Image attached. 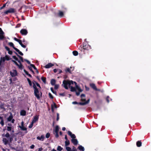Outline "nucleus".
<instances>
[{
  "mask_svg": "<svg viewBox=\"0 0 151 151\" xmlns=\"http://www.w3.org/2000/svg\"><path fill=\"white\" fill-rule=\"evenodd\" d=\"M75 83L76 86V90H77L78 91L81 92L82 90L77 85V83L75 82H73L72 81H66L64 80L63 81V85L64 87L66 89H68V86L69 87L70 86V85L72 84H73Z\"/></svg>",
  "mask_w": 151,
  "mask_h": 151,
  "instance_id": "obj_1",
  "label": "nucleus"
},
{
  "mask_svg": "<svg viewBox=\"0 0 151 151\" xmlns=\"http://www.w3.org/2000/svg\"><path fill=\"white\" fill-rule=\"evenodd\" d=\"M103 91H104L103 89L100 88H98L95 85V95H96L98 98V100H96V101H95V103L98 106V108H99V106L101 105L102 102V101L99 98V95L100 93H103Z\"/></svg>",
  "mask_w": 151,
  "mask_h": 151,
  "instance_id": "obj_2",
  "label": "nucleus"
},
{
  "mask_svg": "<svg viewBox=\"0 0 151 151\" xmlns=\"http://www.w3.org/2000/svg\"><path fill=\"white\" fill-rule=\"evenodd\" d=\"M91 48V46L89 45L87 42H85L83 43V47L80 48L81 51L84 54L86 52V51L89 50Z\"/></svg>",
  "mask_w": 151,
  "mask_h": 151,
  "instance_id": "obj_3",
  "label": "nucleus"
},
{
  "mask_svg": "<svg viewBox=\"0 0 151 151\" xmlns=\"http://www.w3.org/2000/svg\"><path fill=\"white\" fill-rule=\"evenodd\" d=\"M33 87L35 89L34 90V93L35 96L38 99L40 98V93L38 89L36 87L35 85L33 86Z\"/></svg>",
  "mask_w": 151,
  "mask_h": 151,
  "instance_id": "obj_4",
  "label": "nucleus"
},
{
  "mask_svg": "<svg viewBox=\"0 0 151 151\" xmlns=\"http://www.w3.org/2000/svg\"><path fill=\"white\" fill-rule=\"evenodd\" d=\"M24 122L23 121H22L21 123V125L19 126V127L22 130L25 131H26L25 132V133L26 134L27 133V129L24 127Z\"/></svg>",
  "mask_w": 151,
  "mask_h": 151,
  "instance_id": "obj_5",
  "label": "nucleus"
},
{
  "mask_svg": "<svg viewBox=\"0 0 151 151\" xmlns=\"http://www.w3.org/2000/svg\"><path fill=\"white\" fill-rule=\"evenodd\" d=\"M11 75L12 77H14L17 75V72L16 70H13L10 72Z\"/></svg>",
  "mask_w": 151,
  "mask_h": 151,
  "instance_id": "obj_6",
  "label": "nucleus"
},
{
  "mask_svg": "<svg viewBox=\"0 0 151 151\" xmlns=\"http://www.w3.org/2000/svg\"><path fill=\"white\" fill-rule=\"evenodd\" d=\"M12 61L20 69H22V65L21 62H20V64L19 65L17 63L15 60H12Z\"/></svg>",
  "mask_w": 151,
  "mask_h": 151,
  "instance_id": "obj_7",
  "label": "nucleus"
},
{
  "mask_svg": "<svg viewBox=\"0 0 151 151\" xmlns=\"http://www.w3.org/2000/svg\"><path fill=\"white\" fill-rule=\"evenodd\" d=\"M14 9L13 8H10L7 11L4 12V13L7 14L8 13H14Z\"/></svg>",
  "mask_w": 151,
  "mask_h": 151,
  "instance_id": "obj_8",
  "label": "nucleus"
},
{
  "mask_svg": "<svg viewBox=\"0 0 151 151\" xmlns=\"http://www.w3.org/2000/svg\"><path fill=\"white\" fill-rule=\"evenodd\" d=\"M20 32L23 35H26L27 34L28 32L26 29H22L21 30Z\"/></svg>",
  "mask_w": 151,
  "mask_h": 151,
  "instance_id": "obj_9",
  "label": "nucleus"
},
{
  "mask_svg": "<svg viewBox=\"0 0 151 151\" xmlns=\"http://www.w3.org/2000/svg\"><path fill=\"white\" fill-rule=\"evenodd\" d=\"M74 69V67H70V68H66L65 69V71L66 72H69V73H71L72 70H73Z\"/></svg>",
  "mask_w": 151,
  "mask_h": 151,
  "instance_id": "obj_10",
  "label": "nucleus"
},
{
  "mask_svg": "<svg viewBox=\"0 0 151 151\" xmlns=\"http://www.w3.org/2000/svg\"><path fill=\"white\" fill-rule=\"evenodd\" d=\"M71 141L72 143L74 145H76L78 144V141L75 138L72 139Z\"/></svg>",
  "mask_w": 151,
  "mask_h": 151,
  "instance_id": "obj_11",
  "label": "nucleus"
},
{
  "mask_svg": "<svg viewBox=\"0 0 151 151\" xmlns=\"http://www.w3.org/2000/svg\"><path fill=\"white\" fill-rule=\"evenodd\" d=\"M68 134L72 138V139L74 138L75 139L76 137L75 135L74 134H72V133L69 131H68Z\"/></svg>",
  "mask_w": 151,
  "mask_h": 151,
  "instance_id": "obj_12",
  "label": "nucleus"
},
{
  "mask_svg": "<svg viewBox=\"0 0 151 151\" xmlns=\"http://www.w3.org/2000/svg\"><path fill=\"white\" fill-rule=\"evenodd\" d=\"M45 138L44 136L43 135H42L41 136H38L37 137V139L40 141H42L44 140Z\"/></svg>",
  "mask_w": 151,
  "mask_h": 151,
  "instance_id": "obj_13",
  "label": "nucleus"
},
{
  "mask_svg": "<svg viewBox=\"0 0 151 151\" xmlns=\"http://www.w3.org/2000/svg\"><path fill=\"white\" fill-rule=\"evenodd\" d=\"M39 117L38 116L36 115L34 117L32 121V122L33 123H35L37 121Z\"/></svg>",
  "mask_w": 151,
  "mask_h": 151,
  "instance_id": "obj_14",
  "label": "nucleus"
},
{
  "mask_svg": "<svg viewBox=\"0 0 151 151\" xmlns=\"http://www.w3.org/2000/svg\"><path fill=\"white\" fill-rule=\"evenodd\" d=\"M53 65L51 63H49L47 64L45 66V67L46 68H48L52 67Z\"/></svg>",
  "mask_w": 151,
  "mask_h": 151,
  "instance_id": "obj_15",
  "label": "nucleus"
},
{
  "mask_svg": "<svg viewBox=\"0 0 151 151\" xmlns=\"http://www.w3.org/2000/svg\"><path fill=\"white\" fill-rule=\"evenodd\" d=\"M3 142L5 145H6L8 142V140L5 138L3 139Z\"/></svg>",
  "mask_w": 151,
  "mask_h": 151,
  "instance_id": "obj_16",
  "label": "nucleus"
},
{
  "mask_svg": "<svg viewBox=\"0 0 151 151\" xmlns=\"http://www.w3.org/2000/svg\"><path fill=\"white\" fill-rule=\"evenodd\" d=\"M14 49L18 53L21 55H23V54L20 51H19V50H18V49L16 47L14 48Z\"/></svg>",
  "mask_w": 151,
  "mask_h": 151,
  "instance_id": "obj_17",
  "label": "nucleus"
},
{
  "mask_svg": "<svg viewBox=\"0 0 151 151\" xmlns=\"http://www.w3.org/2000/svg\"><path fill=\"white\" fill-rule=\"evenodd\" d=\"M26 111H25L22 110L20 113V114L21 115L24 116L26 115Z\"/></svg>",
  "mask_w": 151,
  "mask_h": 151,
  "instance_id": "obj_18",
  "label": "nucleus"
},
{
  "mask_svg": "<svg viewBox=\"0 0 151 151\" xmlns=\"http://www.w3.org/2000/svg\"><path fill=\"white\" fill-rule=\"evenodd\" d=\"M136 145L137 147H140L142 145V142L141 141H138L137 142Z\"/></svg>",
  "mask_w": 151,
  "mask_h": 151,
  "instance_id": "obj_19",
  "label": "nucleus"
},
{
  "mask_svg": "<svg viewBox=\"0 0 151 151\" xmlns=\"http://www.w3.org/2000/svg\"><path fill=\"white\" fill-rule=\"evenodd\" d=\"M13 116L12 114H11L9 116L7 119V120L8 121L10 122L13 119Z\"/></svg>",
  "mask_w": 151,
  "mask_h": 151,
  "instance_id": "obj_20",
  "label": "nucleus"
},
{
  "mask_svg": "<svg viewBox=\"0 0 151 151\" xmlns=\"http://www.w3.org/2000/svg\"><path fill=\"white\" fill-rule=\"evenodd\" d=\"M4 104H3V103H1L0 104V108H1V109H2L4 111H5L6 110V109L4 107Z\"/></svg>",
  "mask_w": 151,
  "mask_h": 151,
  "instance_id": "obj_21",
  "label": "nucleus"
},
{
  "mask_svg": "<svg viewBox=\"0 0 151 151\" xmlns=\"http://www.w3.org/2000/svg\"><path fill=\"white\" fill-rule=\"evenodd\" d=\"M78 148L80 150H81V151H84V150H85V149H84V147H83L81 145H79L78 146Z\"/></svg>",
  "mask_w": 151,
  "mask_h": 151,
  "instance_id": "obj_22",
  "label": "nucleus"
},
{
  "mask_svg": "<svg viewBox=\"0 0 151 151\" xmlns=\"http://www.w3.org/2000/svg\"><path fill=\"white\" fill-rule=\"evenodd\" d=\"M55 82H56V81L55 79H52L51 80L50 83H51V85H52L53 86V85H55Z\"/></svg>",
  "mask_w": 151,
  "mask_h": 151,
  "instance_id": "obj_23",
  "label": "nucleus"
},
{
  "mask_svg": "<svg viewBox=\"0 0 151 151\" xmlns=\"http://www.w3.org/2000/svg\"><path fill=\"white\" fill-rule=\"evenodd\" d=\"M85 97V95L84 94H82L81 95V99L82 101H86V99L84 98Z\"/></svg>",
  "mask_w": 151,
  "mask_h": 151,
  "instance_id": "obj_24",
  "label": "nucleus"
},
{
  "mask_svg": "<svg viewBox=\"0 0 151 151\" xmlns=\"http://www.w3.org/2000/svg\"><path fill=\"white\" fill-rule=\"evenodd\" d=\"M59 131V127L58 126H57L55 127V129L54 131V133H58Z\"/></svg>",
  "mask_w": 151,
  "mask_h": 151,
  "instance_id": "obj_25",
  "label": "nucleus"
},
{
  "mask_svg": "<svg viewBox=\"0 0 151 151\" xmlns=\"http://www.w3.org/2000/svg\"><path fill=\"white\" fill-rule=\"evenodd\" d=\"M0 119L1 120L0 124L2 126H3L4 124V122L3 119V117L0 116Z\"/></svg>",
  "mask_w": 151,
  "mask_h": 151,
  "instance_id": "obj_26",
  "label": "nucleus"
},
{
  "mask_svg": "<svg viewBox=\"0 0 151 151\" xmlns=\"http://www.w3.org/2000/svg\"><path fill=\"white\" fill-rule=\"evenodd\" d=\"M69 88H70V91L72 92L75 91H76V88L75 87H73L70 85V86L69 87Z\"/></svg>",
  "mask_w": 151,
  "mask_h": 151,
  "instance_id": "obj_27",
  "label": "nucleus"
},
{
  "mask_svg": "<svg viewBox=\"0 0 151 151\" xmlns=\"http://www.w3.org/2000/svg\"><path fill=\"white\" fill-rule=\"evenodd\" d=\"M52 110L53 111L54 108H56L57 106L55 104H54L51 105Z\"/></svg>",
  "mask_w": 151,
  "mask_h": 151,
  "instance_id": "obj_28",
  "label": "nucleus"
},
{
  "mask_svg": "<svg viewBox=\"0 0 151 151\" xmlns=\"http://www.w3.org/2000/svg\"><path fill=\"white\" fill-rule=\"evenodd\" d=\"M15 54L17 55V56L20 59V60H21L22 62H23V58L22 57L20 56H19V55H18L16 53V52H15Z\"/></svg>",
  "mask_w": 151,
  "mask_h": 151,
  "instance_id": "obj_29",
  "label": "nucleus"
},
{
  "mask_svg": "<svg viewBox=\"0 0 151 151\" xmlns=\"http://www.w3.org/2000/svg\"><path fill=\"white\" fill-rule=\"evenodd\" d=\"M12 129H13V128L11 127L7 126V130L8 131H11Z\"/></svg>",
  "mask_w": 151,
  "mask_h": 151,
  "instance_id": "obj_30",
  "label": "nucleus"
},
{
  "mask_svg": "<svg viewBox=\"0 0 151 151\" xmlns=\"http://www.w3.org/2000/svg\"><path fill=\"white\" fill-rule=\"evenodd\" d=\"M8 45L11 47H12L14 49V48L15 47L14 46V45L13 43L12 42H9L8 43Z\"/></svg>",
  "mask_w": 151,
  "mask_h": 151,
  "instance_id": "obj_31",
  "label": "nucleus"
},
{
  "mask_svg": "<svg viewBox=\"0 0 151 151\" xmlns=\"http://www.w3.org/2000/svg\"><path fill=\"white\" fill-rule=\"evenodd\" d=\"M59 15L61 17H62L64 15L63 13L62 12L59 11Z\"/></svg>",
  "mask_w": 151,
  "mask_h": 151,
  "instance_id": "obj_32",
  "label": "nucleus"
},
{
  "mask_svg": "<svg viewBox=\"0 0 151 151\" xmlns=\"http://www.w3.org/2000/svg\"><path fill=\"white\" fill-rule=\"evenodd\" d=\"M12 57L15 60L17 61L19 63H20V61L18 60V58L15 56H13Z\"/></svg>",
  "mask_w": 151,
  "mask_h": 151,
  "instance_id": "obj_33",
  "label": "nucleus"
},
{
  "mask_svg": "<svg viewBox=\"0 0 151 151\" xmlns=\"http://www.w3.org/2000/svg\"><path fill=\"white\" fill-rule=\"evenodd\" d=\"M46 78L45 77H41V80L45 83H46Z\"/></svg>",
  "mask_w": 151,
  "mask_h": 151,
  "instance_id": "obj_34",
  "label": "nucleus"
},
{
  "mask_svg": "<svg viewBox=\"0 0 151 151\" xmlns=\"http://www.w3.org/2000/svg\"><path fill=\"white\" fill-rule=\"evenodd\" d=\"M73 55L75 56H76L78 55V52L76 51H73Z\"/></svg>",
  "mask_w": 151,
  "mask_h": 151,
  "instance_id": "obj_35",
  "label": "nucleus"
},
{
  "mask_svg": "<svg viewBox=\"0 0 151 151\" xmlns=\"http://www.w3.org/2000/svg\"><path fill=\"white\" fill-rule=\"evenodd\" d=\"M6 60V58H5V57H1L0 61L2 62H4Z\"/></svg>",
  "mask_w": 151,
  "mask_h": 151,
  "instance_id": "obj_36",
  "label": "nucleus"
},
{
  "mask_svg": "<svg viewBox=\"0 0 151 151\" xmlns=\"http://www.w3.org/2000/svg\"><path fill=\"white\" fill-rule=\"evenodd\" d=\"M62 149L63 148L60 146H58L57 149V150L59 151H61L62 150Z\"/></svg>",
  "mask_w": 151,
  "mask_h": 151,
  "instance_id": "obj_37",
  "label": "nucleus"
},
{
  "mask_svg": "<svg viewBox=\"0 0 151 151\" xmlns=\"http://www.w3.org/2000/svg\"><path fill=\"white\" fill-rule=\"evenodd\" d=\"M88 103V102L86 101V102H85L83 103L80 102L79 103V104L81 105H83L86 104H87Z\"/></svg>",
  "mask_w": 151,
  "mask_h": 151,
  "instance_id": "obj_38",
  "label": "nucleus"
},
{
  "mask_svg": "<svg viewBox=\"0 0 151 151\" xmlns=\"http://www.w3.org/2000/svg\"><path fill=\"white\" fill-rule=\"evenodd\" d=\"M66 149L67 151H72L71 148L69 147H66Z\"/></svg>",
  "mask_w": 151,
  "mask_h": 151,
  "instance_id": "obj_39",
  "label": "nucleus"
},
{
  "mask_svg": "<svg viewBox=\"0 0 151 151\" xmlns=\"http://www.w3.org/2000/svg\"><path fill=\"white\" fill-rule=\"evenodd\" d=\"M10 135L8 132H7L5 135V136L8 138L10 137Z\"/></svg>",
  "mask_w": 151,
  "mask_h": 151,
  "instance_id": "obj_40",
  "label": "nucleus"
},
{
  "mask_svg": "<svg viewBox=\"0 0 151 151\" xmlns=\"http://www.w3.org/2000/svg\"><path fill=\"white\" fill-rule=\"evenodd\" d=\"M65 145L66 146H68L70 144L69 141L66 140L65 142Z\"/></svg>",
  "mask_w": 151,
  "mask_h": 151,
  "instance_id": "obj_41",
  "label": "nucleus"
},
{
  "mask_svg": "<svg viewBox=\"0 0 151 151\" xmlns=\"http://www.w3.org/2000/svg\"><path fill=\"white\" fill-rule=\"evenodd\" d=\"M27 80L29 83V85L30 86H32V82H31V81H30V79L29 78H27Z\"/></svg>",
  "mask_w": 151,
  "mask_h": 151,
  "instance_id": "obj_42",
  "label": "nucleus"
},
{
  "mask_svg": "<svg viewBox=\"0 0 151 151\" xmlns=\"http://www.w3.org/2000/svg\"><path fill=\"white\" fill-rule=\"evenodd\" d=\"M50 134L49 133H47L46 135V138H48L50 137Z\"/></svg>",
  "mask_w": 151,
  "mask_h": 151,
  "instance_id": "obj_43",
  "label": "nucleus"
},
{
  "mask_svg": "<svg viewBox=\"0 0 151 151\" xmlns=\"http://www.w3.org/2000/svg\"><path fill=\"white\" fill-rule=\"evenodd\" d=\"M90 86L93 89H94V84L93 83H90Z\"/></svg>",
  "mask_w": 151,
  "mask_h": 151,
  "instance_id": "obj_44",
  "label": "nucleus"
},
{
  "mask_svg": "<svg viewBox=\"0 0 151 151\" xmlns=\"http://www.w3.org/2000/svg\"><path fill=\"white\" fill-rule=\"evenodd\" d=\"M30 66H31V67L33 68L35 70H37V68L35 67L34 65L33 64H30Z\"/></svg>",
  "mask_w": 151,
  "mask_h": 151,
  "instance_id": "obj_45",
  "label": "nucleus"
},
{
  "mask_svg": "<svg viewBox=\"0 0 151 151\" xmlns=\"http://www.w3.org/2000/svg\"><path fill=\"white\" fill-rule=\"evenodd\" d=\"M72 151H77L75 147L73 146L72 149Z\"/></svg>",
  "mask_w": 151,
  "mask_h": 151,
  "instance_id": "obj_46",
  "label": "nucleus"
},
{
  "mask_svg": "<svg viewBox=\"0 0 151 151\" xmlns=\"http://www.w3.org/2000/svg\"><path fill=\"white\" fill-rule=\"evenodd\" d=\"M59 86L58 85H57V84L55 85V87H54L55 89H57L58 88Z\"/></svg>",
  "mask_w": 151,
  "mask_h": 151,
  "instance_id": "obj_47",
  "label": "nucleus"
},
{
  "mask_svg": "<svg viewBox=\"0 0 151 151\" xmlns=\"http://www.w3.org/2000/svg\"><path fill=\"white\" fill-rule=\"evenodd\" d=\"M34 123H33V122H32L31 123V124H30L29 126V127L30 128H31L32 127Z\"/></svg>",
  "mask_w": 151,
  "mask_h": 151,
  "instance_id": "obj_48",
  "label": "nucleus"
},
{
  "mask_svg": "<svg viewBox=\"0 0 151 151\" xmlns=\"http://www.w3.org/2000/svg\"><path fill=\"white\" fill-rule=\"evenodd\" d=\"M109 96H107L106 98V101H107V102L109 103Z\"/></svg>",
  "mask_w": 151,
  "mask_h": 151,
  "instance_id": "obj_49",
  "label": "nucleus"
},
{
  "mask_svg": "<svg viewBox=\"0 0 151 151\" xmlns=\"http://www.w3.org/2000/svg\"><path fill=\"white\" fill-rule=\"evenodd\" d=\"M59 114L58 113H57V117L56 120L57 121H58L59 119Z\"/></svg>",
  "mask_w": 151,
  "mask_h": 151,
  "instance_id": "obj_50",
  "label": "nucleus"
},
{
  "mask_svg": "<svg viewBox=\"0 0 151 151\" xmlns=\"http://www.w3.org/2000/svg\"><path fill=\"white\" fill-rule=\"evenodd\" d=\"M4 34V32L1 29V28H0V34L3 35Z\"/></svg>",
  "mask_w": 151,
  "mask_h": 151,
  "instance_id": "obj_51",
  "label": "nucleus"
},
{
  "mask_svg": "<svg viewBox=\"0 0 151 151\" xmlns=\"http://www.w3.org/2000/svg\"><path fill=\"white\" fill-rule=\"evenodd\" d=\"M4 38V36L3 35H0V40H2Z\"/></svg>",
  "mask_w": 151,
  "mask_h": 151,
  "instance_id": "obj_52",
  "label": "nucleus"
},
{
  "mask_svg": "<svg viewBox=\"0 0 151 151\" xmlns=\"http://www.w3.org/2000/svg\"><path fill=\"white\" fill-rule=\"evenodd\" d=\"M14 40L15 41H16L17 42H19V41L20 40H19V39H17V38H16V37H14Z\"/></svg>",
  "mask_w": 151,
  "mask_h": 151,
  "instance_id": "obj_53",
  "label": "nucleus"
},
{
  "mask_svg": "<svg viewBox=\"0 0 151 151\" xmlns=\"http://www.w3.org/2000/svg\"><path fill=\"white\" fill-rule=\"evenodd\" d=\"M14 40L15 41H16L17 42H19V41L20 40H19V39H17V38H16V37H14Z\"/></svg>",
  "mask_w": 151,
  "mask_h": 151,
  "instance_id": "obj_54",
  "label": "nucleus"
},
{
  "mask_svg": "<svg viewBox=\"0 0 151 151\" xmlns=\"http://www.w3.org/2000/svg\"><path fill=\"white\" fill-rule=\"evenodd\" d=\"M49 95L50 97V98H51V99H53V97L52 94L51 93H49Z\"/></svg>",
  "mask_w": 151,
  "mask_h": 151,
  "instance_id": "obj_55",
  "label": "nucleus"
},
{
  "mask_svg": "<svg viewBox=\"0 0 151 151\" xmlns=\"http://www.w3.org/2000/svg\"><path fill=\"white\" fill-rule=\"evenodd\" d=\"M5 58H6V60H9V57L7 55H6Z\"/></svg>",
  "mask_w": 151,
  "mask_h": 151,
  "instance_id": "obj_56",
  "label": "nucleus"
},
{
  "mask_svg": "<svg viewBox=\"0 0 151 151\" xmlns=\"http://www.w3.org/2000/svg\"><path fill=\"white\" fill-rule=\"evenodd\" d=\"M5 49L8 51H9V50H10L9 48L7 46H5Z\"/></svg>",
  "mask_w": 151,
  "mask_h": 151,
  "instance_id": "obj_57",
  "label": "nucleus"
},
{
  "mask_svg": "<svg viewBox=\"0 0 151 151\" xmlns=\"http://www.w3.org/2000/svg\"><path fill=\"white\" fill-rule=\"evenodd\" d=\"M55 134V136L56 137H58V133H54Z\"/></svg>",
  "mask_w": 151,
  "mask_h": 151,
  "instance_id": "obj_58",
  "label": "nucleus"
},
{
  "mask_svg": "<svg viewBox=\"0 0 151 151\" xmlns=\"http://www.w3.org/2000/svg\"><path fill=\"white\" fill-rule=\"evenodd\" d=\"M8 53L9 54L11 55V54H12V52L11 51H10L9 50V51H8Z\"/></svg>",
  "mask_w": 151,
  "mask_h": 151,
  "instance_id": "obj_59",
  "label": "nucleus"
},
{
  "mask_svg": "<svg viewBox=\"0 0 151 151\" xmlns=\"http://www.w3.org/2000/svg\"><path fill=\"white\" fill-rule=\"evenodd\" d=\"M5 6H6V4H4V5L3 6L0 8V9H3V8L5 7Z\"/></svg>",
  "mask_w": 151,
  "mask_h": 151,
  "instance_id": "obj_60",
  "label": "nucleus"
},
{
  "mask_svg": "<svg viewBox=\"0 0 151 151\" xmlns=\"http://www.w3.org/2000/svg\"><path fill=\"white\" fill-rule=\"evenodd\" d=\"M24 60L28 64H31L30 62L28 60L26 59H24Z\"/></svg>",
  "mask_w": 151,
  "mask_h": 151,
  "instance_id": "obj_61",
  "label": "nucleus"
},
{
  "mask_svg": "<svg viewBox=\"0 0 151 151\" xmlns=\"http://www.w3.org/2000/svg\"><path fill=\"white\" fill-rule=\"evenodd\" d=\"M58 71L59 72V73H60L62 72V70L60 69H58Z\"/></svg>",
  "mask_w": 151,
  "mask_h": 151,
  "instance_id": "obj_62",
  "label": "nucleus"
},
{
  "mask_svg": "<svg viewBox=\"0 0 151 151\" xmlns=\"http://www.w3.org/2000/svg\"><path fill=\"white\" fill-rule=\"evenodd\" d=\"M35 147V145H32L30 146V147L31 149H33Z\"/></svg>",
  "mask_w": 151,
  "mask_h": 151,
  "instance_id": "obj_63",
  "label": "nucleus"
},
{
  "mask_svg": "<svg viewBox=\"0 0 151 151\" xmlns=\"http://www.w3.org/2000/svg\"><path fill=\"white\" fill-rule=\"evenodd\" d=\"M57 71H58V69H55L53 70V71L54 73H56Z\"/></svg>",
  "mask_w": 151,
  "mask_h": 151,
  "instance_id": "obj_64",
  "label": "nucleus"
}]
</instances>
